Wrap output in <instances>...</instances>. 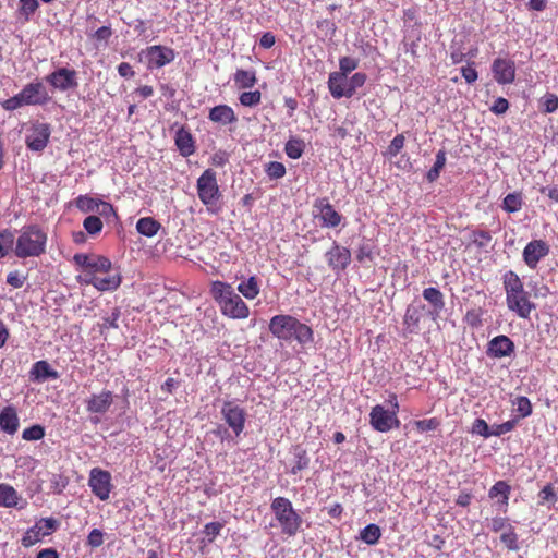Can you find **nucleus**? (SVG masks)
<instances>
[{"label": "nucleus", "instance_id": "nucleus-49", "mask_svg": "<svg viewBox=\"0 0 558 558\" xmlns=\"http://www.w3.org/2000/svg\"><path fill=\"white\" fill-rule=\"evenodd\" d=\"M500 539L509 549L513 550L518 548V536L512 526L502 532Z\"/></svg>", "mask_w": 558, "mask_h": 558}, {"label": "nucleus", "instance_id": "nucleus-33", "mask_svg": "<svg viewBox=\"0 0 558 558\" xmlns=\"http://www.w3.org/2000/svg\"><path fill=\"white\" fill-rule=\"evenodd\" d=\"M234 82L240 88H251L256 83L255 72L238 70L234 74Z\"/></svg>", "mask_w": 558, "mask_h": 558}, {"label": "nucleus", "instance_id": "nucleus-26", "mask_svg": "<svg viewBox=\"0 0 558 558\" xmlns=\"http://www.w3.org/2000/svg\"><path fill=\"white\" fill-rule=\"evenodd\" d=\"M175 145L183 157L194 154L195 145L192 134L185 128H180L175 133Z\"/></svg>", "mask_w": 558, "mask_h": 558}, {"label": "nucleus", "instance_id": "nucleus-6", "mask_svg": "<svg viewBox=\"0 0 558 558\" xmlns=\"http://www.w3.org/2000/svg\"><path fill=\"white\" fill-rule=\"evenodd\" d=\"M50 100V96L41 82H31L15 96L1 102L7 111H13L24 106H43Z\"/></svg>", "mask_w": 558, "mask_h": 558}, {"label": "nucleus", "instance_id": "nucleus-27", "mask_svg": "<svg viewBox=\"0 0 558 558\" xmlns=\"http://www.w3.org/2000/svg\"><path fill=\"white\" fill-rule=\"evenodd\" d=\"M29 374L32 380L35 381H45L47 379H57L59 377V373L52 369L46 361H38L34 363Z\"/></svg>", "mask_w": 558, "mask_h": 558}, {"label": "nucleus", "instance_id": "nucleus-43", "mask_svg": "<svg viewBox=\"0 0 558 558\" xmlns=\"http://www.w3.org/2000/svg\"><path fill=\"white\" fill-rule=\"evenodd\" d=\"M240 104L244 107H255L262 100V94L259 90L244 92L239 97Z\"/></svg>", "mask_w": 558, "mask_h": 558}, {"label": "nucleus", "instance_id": "nucleus-25", "mask_svg": "<svg viewBox=\"0 0 558 558\" xmlns=\"http://www.w3.org/2000/svg\"><path fill=\"white\" fill-rule=\"evenodd\" d=\"M20 421L15 408L12 405L4 407L0 412V428L9 434L13 435L17 432Z\"/></svg>", "mask_w": 558, "mask_h": 558}, {"label": "nucleus", "instance_id": "nucleus-39", "mask_svg": "<svg viewBox=\"0 0 558 558\" xmlns=\"http://www.w3.org/2000/svg\"><path fill=\"white\" fill-rule=\"evenodd\" d=\"M304 150V143L298 138H290L286 143L284 151L288 157L292 159H298L302 156Z\"/></svg>", "mask_w": 558, "mask_h": 558}, {"label": "nucleus", "instance_id": "nucleus-32", "mask_svg": "<svg viewBox=\"0 0 558 558\" xmlns=\"http://www.w3.org/2000/svg\"><path fill=\"white\" fill-rule=\"evenodd\" d=\"M381 536V531L376 524H368L360 532V538L367 545H375Z\"/></svg>", "mask_w": 558, "mask_h": 558}, {"label": "nucleus", "instance_id": "nucleus-56", "mask_svg": "<svg viewBox=\"0 0 558 558\" xmlns=\"http://www.w3.org/2000/svg\"><path fill=\"white\" fill-rule=\"evenodd\" d=\"M509 485L504 481H499L490 488L489 496L492 498L502 496L505 494H509Z\"/></svg>", "mask_w": 558, "mask_h": 558}, {"label": "nucleus", "instance_id": "nucleus-41", "mask_svg": "<svg viewBox=\"0 0 558 558\" xmlns=\"http://www.w3.org/2000/svg\"><path fill=\"white\" fill-rule=\"evenodd\" d=\"M83 227L90 235L98 234L104 227L101 219L96 215H90L83 221Z\"/></svg>", "mask_w": 558, "mask_h": 558}, {"label": "nucleus", "instance_id": "nucleus-52", "mask_svg": "<svg viewBox=\"0 0 558 558\" xmlns=\"http://www.w3.org/2000/svg\"><path fill=\"white\" fill-rule=\"evenodd\" d=\"M25 280L26 277L21 275L17 270L11 271L7 276V283L15 289L22 288Z\"/></svg>", "mask_w": 558, "mask_h": 558}, {"label": "nucleus", "instance_id": "nucleus-20", "mask_svg": "<svg viewBox=\"0 0 558 558\" xmlns=\"http://www.w3.org/2000/svg\"><path fill=\"white\" fill-rule=\"evenodd\" d=\"M326 258L329 267L339 271L348 267L351 262V253L348 248L335 244L327 253Z\"/></svg>", "mask_w": 558, "mask_h": 558}, {"label": "nucleus", "instance_id": "nucleus-9", "mask_svg": "<svg viewBox=\"0 0 558 558\" xmlns=\"http://www.w3.org/2000/svg\"><path fill=\"white\" fill-rule=\"evenodd\" d=\"M221 416L235 437H239L245 427V410L233 401H226L221 407Z\"/></svg>", "mask_w": 558, "mask_h": 558}, {"label": "nucleus", "instance_id": "nucleus-60", "mask_svg": "<svg viewBox=\"0 0 558 558\" xmlns=\"http://www.w3.org/2000/svg\"><path fill=\"white\" fill-rule=\"evenodd\" d=\"M415 425L421 432L434 430L438 426V421L436 418L421 420L415 422Z\"/></svg>", "mask_w": 558, "mask_h": 558}, {"label": "nucleus", "instance_id": "nucleus-15", "mask_svg": "<svg viewBox=\"0 0 558 558\" xmlns=\"http://www.w3.org/2000/svg\"><path fill=\"white\" fill-rule=\"evenodd\" d=\"M549 254V245L543 240H533L526 244L522 256L531 269H535L539 260Z\"/></svg>", "mask_w": 558, "mask_h": 558}, {"label": "nucleus", "instance_id": "nucleus-21", "mask_svg": "<svg viewBox=\"0 0 558 558\" xmlns=\"http://www.w3.org/2000/svg\"><path fill=\"white\" fill-rule=\"evenodd\" d=\"M113 403V396L111 391L102 390L99 393H94L86 401V409L94 414L106 413Z\"/></svg>", "mask_w": 558, "mask_h": 558}, {"label": "nucleus", "instance_id": "nucleus-34", "mask_svg": "<svg viewBox=\"0 0 558 558\" xmlns=\"http://www.w3.org/2000/svg\"><path fill=\"white\" fill-rule=\"evenodd\" d=\"M523 199L520 193L506 195L502 202V209L507 213H517L522 208Z\"/></svg>", "mask_w": 558, "mask_h": 558}, {"label": "nucleus", "instance_id": "nucleus-54", "mask_svg": "<svg viewBox=\"0 0 558 558\" xmlns=\"http://www.w3.org/2000/svg\"><path fill=\"white\" fill-rule=\"evenodd\" d=\"M539 498L542 502H551L553 505L557 501L558 497L551 485H546L539 492Z\"/></svg>", "mask_w": 558, "mask_h": 558}, {"label": "nucleus", "instance_id": "nucleus-24", "mask_svg": "<svg viewBox=\"0 0 558 558\" xmlns=\"http://www.w3.org/2000/svg\"><path fill=\"white\" fill-rule=\"evenodd\" d=\"M121 284V274L118 270L110 269L108 272L97 274L95 288L98 291H113Z\"/></svg>", "mask_w": 558, "mask_h": 558}, {"label": "nucleus", "instance_id": "nucleus-17", "mask_svg": "<svg viewBox=\"0 0 558 558\" xmlns=\"http://www.w3.org/2000/svg\"><path fill=\"white\" fill-rule=\"evenodd\" d=\"M513 341L504 335H499L489 340L487 344V355L494 359L510 356L514 352Z\"/></svg>", "mask_w": 558, "mask_h": 558}, {"label": "nucleus", "instance_id": "nucleus-14", "mask_svg": "<svg viewBox=\"0 0 558 558\" xmlns=\"http://www.w3.org/2000/svg\"><path fill=\"white\" fill-rule=\"evenodd\" d=\"M46 81L59 92L76 88L78 85L76 71L68 68H59L51 72L46 76Z\"/></svg>", "mask_w": 558, "mask_h": 558}, {"label": "nucleus", "instance_id": "nucleus-42", "mask_svg": "<svg viewBox=\"0 0 558 558\" xmlns=\"http://www.w3.org/2000/svg\"><path fill=\"white\" fill-rule=\"evenodd\" d=\"M514 411L519 413V417H526L532 413V404L526 397H517L513 402Z\"/></svg>", "mask_w": 558, "mask_h": 558}, {"label": "nucleus", "instance_id": "nucleus-37", "mask_svg": "<svg viewBox=\"0 0 558 558\" xmlns=\"http://www.w3.org/2000/svg\"><path fill=\"white\" fill-rule=\"evenodd\" d=\"M445 165H446V153H445V150H439L436 154V160H435L433 168L427 172V180L429 182H434L435 180H437L440 174V171L442 170Z\"/></svg>", "mask_w": 558, "mask_h": 558}, {"label": "nucleus", "instance_id": "nucleus-12", "mask_svg": "<svg viewBox=\"0 0 558 558\" xmlns=\"http://www.w3.org/2000/svg\"><path fill=\"white\" fill-rule=\"evenodd\" d=\"M88 486L93 494L100 500L105 501L109 499L112 489L111 474L108 471L98 468L92 469L88 478Z\"/></svg>", "mask_w": 558, "mask_h": 558}, {"label": "nucleus", "instance_id": "nucleus-28", "mask_svg": "<svg viewBox=\"0 0 558 558\" xmlns=\"http://www.w3.org/2000/svg\"><path fill=\"white\" fill-rule=\"evenodd\" d=\"M236 290L245 299L254 300L260 292L259 280L255 276L243 278L238 284Z\"/></svg>", "mask_w": 558, "mask_h": 558}, {"label": "nucleus", "instance_id": "nucleus-48", "mask_svg": "<svg viewBox=\"0 0 558 558\" xmlns=\"http://www.w3.org/2000/svg\"><path fill=\"white\" fill-rule=\"evenodd\" d=\"M405 138L402 134L393 137L390 145L387 148L386 155L389 157H396L404 146Z\"/></svg>", "mask_w": 558, "mask_h": 558}, {"label": "nucleus", "instance_id": "nucleus-31", "mask_svg": "<svg viewBox=\"0 0 558 558\" xmlns=\"http://www.w3.org/2000/svg\"><path fill=\"white\" fill-rule=\"evenodd\" d=\"M160 223L151 217H144L136 222V230L140 234L151 238L157 234Z\"/></svg>", "mask_w": 558, "mask_h": 558}, {"label": "nucleus", "instance_id": "nucleus-62", "mask_svg": "<svg viewBox=\"0 0 558 558\" xmlns=\"http://www.w3.org/2000/svg\"><path fill=\"white\" fill-rule=\"evenodd\" d=\"M490 527L494 532H499L508 530V527H511V524L505 518H494Z\"/></svg>", "mask_w": 558, "mask_h": 558}, {"label": "nucleus", "instance_id": "nucleus-61", "mask_svg": "<svg viewBox=\"0 0 558 558\" xmlns=\"http://www.w3.org/2000/svg\"><path fill=\"white\" fill-rule=\"evenodd\" d=\"M558 109V97L554 94H549L544 100V110L548 113L554 112Z\"/></svg>", "mask_w": 558, "mask_h": 558}, {"label": "nucleus", "instance_id": "nucleus-22", "mask_svg": "<svg viewBox=\"0 0 558 558\" xmlns=\"http://www.w3.org/2000/svg\"><path fill=\"white\" fill-rule=\"evenodd\" d=\"M26 500L9 484H0V507L23 509Z\"/></svg>", "mask_w": 558, "mask_h": 558}, {"label": "nucleus", "instance_id": "nucleus-64", "mask_svg": "<svg viewBox=\"0 0 558 558\" xmlns=\"http://www.w3.org/2000/svg\"><path fill=\"white\" fill-rule=\"evenodd\" d=\"M52 489L60 494L68 485V481L60 475H54L52 481Z\"/></svg>", "mask_w": 558, "mask_h": 558}, {"label": "nucleus", "instance_id": "nucleus-3", "mask_svg": "<svg viewBox=\"0 0 558 558\" xmlns=\"http://www.w3.org/2000/svg\"><path fill=\"white\" fill-rule=\"evenodd\" d=\"M269 331L279 340H295L302 345L314 341L312 328L291 315L274 316L269 322Z\"/></svg>", "mask_w": 558, "mask_h": 558}, {"label": "nucleus", "instance_id": "nucleus-18", "mask_svg": "<svg viewBox=\"0 0 558 558\" xmlns=\"http://www.w3.org/2000/svg\"><path fill=\"white\" fill-rule=\"evenodd\" d=\"M494 78L498 84H510L515 77V68L513 61L509 59L497 58L492 65Z\"/></svg>", "mask_w": 558, "mask_h": 558}, {"label": "nucleus", "instance_id": "nucleus-51", "mask_svg": "<svg viewBox=\"0 0 558 558\" xmlns=\"http://www.w3.org/2000/svg\"><path fill=\"white\" fill-rule=\"evenodd\" d=\"M517 425V420H510L498 425H494L492 428V436H500L511 432Z\"/></svg>", "mask_w": 558, "mask_h": 558}, {"label": "nucleus", "instance_id": "nucleus-53", "mask_svg": "<svg viewBox=\"0 0 558 558\" xmlns=\"http://www.w3.org/2000/svg\"><path fill=\"white\" fill-rule=\"evenodd\" d=\"M104 543V533L98 529H93L87 536V544L90 547H99Z\"/></svg>", "mask_w": 558, "mask_h": 558}, {"label": "nucleus", "instance_id": "nucleus-8", "mask_svg": "<svg viewBox=\"0 0 558 558\" xmlns=\"http://www.w3.org/2000/svg\"><path fill=\"white\" fill-rule=\"evenodd\" d=\"M59 526V522L53 518H43L34 526L29 527L23 535L21 543L28 548L37 544L43 537L52 534Z\"/></svg>", "mask_w": 558, "mask_h": 558}, {"label": "nucleus", "instance_id": "nucleus-55", "mask_svg": "<svg viewBox=\"0 0 558 558\" xmlns=\"http://www.w3.org/2000/svg\"><path fill=\"white\" fill-rule=\"evenodd\" d=\"M296 463L292 468L291 472L293 474H296L299 471L307 468L308 465V458L306 457V452L304 450L299 451L296 454Z\"/></svg>", "mask_w": 558, "mask_h": 558}, {"label": "nucleus", "instance_id": "nucleus-19", "mask_svg": "<svg viewBox=\"0 0 558 558\" xmlns=\"http://www.w3.org/2000/svg\"><path fill=\"white\" fill-rule=\"evenodd\" d=\"M314 207L318 210L317 217L322 221L323 227L335 228L340 225L342 220L341 215L325 198L317 199Z\"/></svg>", "mask_w": 558, "mask_h": 558}, {"label": "nucleus", "instance_id": "nucleus-58", "mask_svg": "<svg viewBox=\"0 0 558 558\" xmlns=\"http://www.w3.org/2000/svg\"><path fill=\"white\" fill-rule=\"evenodd\" d=\"M492 241V235L487 231H476L474 232V243L480 247H485Z\"/></svg>", "mask_w": 558, "mask_h": 558}, {"label": "nucleus", "instance_id": "nucleus-13", "mask_svg": "<svg viewBox=\"0 0 558 558\" xmlns=\"http://www.w3.org/2000/svg\"><path fill=\"white\" fill-rule=\"evenodd\" d=\"M369 423L373 428L380 433H387L397 428L400 424L396 413L389 412L381 405H375L369 413Z\"/></svg>", "mask_w": 558, "mask_h": 558}, {"label": "nucleus", "instance_id": "nucleus-5", "mask_svg": "<svg viewBox=\"0 0 558 558\" xmlns=\"http://www.w3.org/2000/svg\"><path fill=\"white\" fill-rule=\"evenodd\" d=\"M270 510L274 514V521L270 523L272 527H278L281 534L288 537L298 534L303 520L288 498H275L271 501Z\"/></svg>", "mask_w": 558, "mask_h": 558}, {"label": "nucleus", "instance_id": "nucleus-16", "mask_svg": "<svg viewBox=\"0 0 558 558\" xmlns=\"http://www.w3.org/2000/svg\"><path fill=\"white\" fill-rule=\"evenodd\" d=\"M509 311L514 312L521 318H529L535 304L530 301L526 291L506 298Z\"/></svg>", "mask_w": 558, "mask_h": 558}, {"label": "nucleus", "instance_id": "nucleus-30", "mask_svg": "<svg viewBox=\"0 0 558 558\" xmlns=\"http://www.w3.org/2000/svg\"><path fill=\"white\" fill-rule=\"evenodd\" d=\"M504 284H505L506 298L525 291L520 277L513 271H508L505 275Z\"/></svg>", "mask_w": 558, "mask_h": 558}, {"label": "nucleus", "instance_id": "nucleus-2", "mask_svg": "<svg viewBox=\"0 0 558 558\" xmlns=\"http://www.w3.org/2000/svg\"><path fill=\"white\" fill-rule=\"evenodd\" d=\"M210 293L222 315L232 319H245L250 316L248 306L230 283L216 280L211 282Z\"/></svg>", "mask_w": 558, "mask_h": 558}, {"label": "nucleus", "instance_id": "nucleus-23", "mask_svg": "<svg viewBox=\"0 0 558 558\" xmlns=\"http://www.w3.org/2000/svg\"><path fill=\"white\" fill-rule=\"evenodd\" d=\"M208 119L219 125L235 123L238 118L233 109L228 105H218L209 110Z\"/></svg>", "mask_w": 558, "mask_h": 558}, {"label": "nucleus", "instance_id": "nucleus-11", "mask_svg": "<svg viewBox=\"0 0 558 558\" xmlns=\"http://www.w3.org/2000/svg\"><path fill=\"white\" fill-rule=\"evenodd\" d=\"M141 56L145 58L148 69H160L174 60L175 52L172 48L154 45L143 50Z\"/></svg>", "mask_w": 558, "mask_h": 558}, {"label": "nucleus", "instance_id": "nucleus-44", "mask_svg": "<svg viewBox=\"0 0 558 558\" xmlns=\"http://www.w3.org/2000/svg\"><path fill=\"white\" fill-rule=\"evenodd\" d=\"M265 172L270 179H281L286 174V167L281 162L271 161L266 165Z\"/></svg>", "mask_w": 558, "mask_h": 558}, {"label": "nucleus", "instance_id": "nucleus-47", "mask_svg": "<svg viewBox=\"0 0 558 558\" xmlns=\"http://www.w3.org/2000/svg\"><path fill=\"white\" fill-rule=\"evenodd\" d=\"M45 436V430L40 425H33L25 428L22 433L24 440H39Z\"/></svg>", "mask_w": 558, "mask_h": 558}, {"label": "nucleus", "instance_id": "nucleus-63", "mask_svg": "<svg viewBox=\"0 0 558 558\" xmlns=\"http://www.w3.org/2000/svg\"><path fill=\"white\" fill-rule=\"evenodd\" d=\"M461 74H462L463 78L466 81V83H469V84L474 83L478 77L477 71L473 66H470V65L463 66L461 69Z\"/></svg>", "mask_w": 558, "mask_h": 558}, {"label": "nucleus", "instance_id": "nucleus-40", "mask_svg": "<svg viewBox=\"0 0 558 558\" xmlns=\"http://www.w3.org/2000/svg\"><path fill=\"white\" fill-rule=\"evenodd\" d=\"M223 524L221 522H210L204 526L203 534L204 538L203 543H213L214 539L220 534Z\"/></svg>", "mask_w": 558, "mask_h": 558}, {"label": "nucleus", "instance_id": "nucleus-35", "mask_svg": "<svg viewBox=\"0 0 558 558\" xmlns=\"http://www.w3.org/2000/svg\"><path fill=\"white\" fill-rule=\"evenodd\" d=\"M14 246L13 233L9 230L0 232V258L5 257L10 251H13Z\"/></svg>", "mask_w": 558, "mask_h": 558}, {"label": "nucleus", "instance_id": "nucleus-10", "mask_svg": "<svg viewBox=\"0 0 558 558\" xmlns=\"http://www.w3.org/2000/svg\"><path fill=\"white\" fill-rule=\"evenodd\" d=\"M51 128L48 123L35 122L26 131L25 144L32 151H43L50 138Z\"/></svg>", "mask_w": 558, "mask_h": 558}, {"label": "nucleus", "instance_id": "nucleus-38", "mask_svg": "<svg viewBox=\"0 0 558 558\" xmlns=\"http://www.w3.org/2000/svg\"><path fill=\"white\" fill-rule=\"evenodd\" d=\"M98 199H95L88 195H81L75 199V206L82 211V213H95L96 209H98Z\"/></svg>", "mask_w": 558, "mask_h": 558}, {"label": "nucleus", "instance_id": "nucleus-46", "mask_svg": "<svg viewBox=\"0 0 558 558\" xmlns=\"http://www.w3.org/2000/svg\"><path fill=\"white\" fill-rule=\"evenodd\" d=\"M38 5V0H20V14H22L25 20H28L29 16L36 12Z\"/></svg>", "mask_w": 558, "mask_h": 558}, {"label": "nucleus", "instance_id": "nucleus-36", "mask_svg": "<svg viewBox=\"0 0 558 558\" xmlns=\"http://www.w3.org/2000/svg\"><path fill=\"white\" fill-rule=\"evenodd\" d=\"M111 262L104 256H92L88 270L95 274L108 272L111 269Z\"/></svg>", "mask_w": 558, "mask_h": 558}, {"label": "nucleus", "instance_id": "nucleus-29", "mask_svg": "<svg viewBox=\"0 0 558 558\" xmlns=\"http://www.w3.org/2000/svg\"><path fill=\"white\" fill-rule=\"evenodd\" d=\"M423 298L433 305V315H439L445 307V301L442 293L436 288H426L423 291Z\"/></svg>", "mask_w": 558, "mask_h": 558}, {"label": "nucleus", "instance_id": "nucleus-50", "mask_svg": "<svg viewBox=\"0 0 558 558\" xmlns=\"http://www.w3.org/2000/svg\"><path fill=\"white\" fill-rule=\"evenodd\" d=\"M472 433L483 436L484 438H488L492 436V429L488 424L483 418H476L472 426Z\"/></svg>", "mask_w": 558, "mask_h": 558}, {"label": "nucleus", "instance_id": "nucleus-4", "mask_svg": "<svg viewBox=\"0 0 558 558\" xmlns=\"http://www.w3.org/2000/svg\"><path fill=\"white\" fill-rule=\"evenodd\" d=\"M48 235L38 225L23 227L14 236V255L19 258L38 257L46 252Z\"/></svg>", "mask_w": 558, "mask_h": 558}, {"label": "nucleus", "instance_id": "nucleus-45", "mask_svg": "<svg viewBox=\"0 0 558 558\" xmlns=\"http://www.w3.org/2000/svg\"><path fill=\"white\" fill-rule=\"evenodd\" d=\"M404 323L411 331L417 328L420 323V312L416 307L409 306L407 308Z\"/></svg>", "mask_w": 558, "mask_h": 558}, {"label": "nucleus", "instance_id": "nucleus-57", "mask_svg": "<svg viewBox=\"0 0 558 558\" xmlns=\"http://www.w3.org/2000/svg\"><path fill=\"white\" fill-rule=\"evenodd\" d=\"M229 161V154L218 150L210 157V163L215 167H223Z\"/></svg>", "mask_w": 558, "mask_h": 558}, {"label": "nucleus", "instance_id": "nucleus-1", "mask_svg": "<svg viewBox=\"0 0 558 558\" xmlns=\"http://www.w3.org/2000/svg\"><path fill=\"white\" fill-rule=\"evenodd\" d=\"M357 66L359 61L356 59L348 56L340 58L339 71L330 73L328 77V88L333 98H350L355 94L357 88L365 84L366 75L364 73L357 72L350 77L349 87H342V83L345 81V76H348Z\"/></svg>", "mask_w": 558, "mask_h": 558}, {"label": "nucleus", "instance_id": "nucleus-59", "mask_svg": "<svg viewBox=\"0 0 558 558\" xmlns=\"http://www.w3.org/2000/svg\"><path fill=\"white\" fill-rule=\"evenodd\" d=\"M97 205H98V207H97L98 209H96L95 213L98 214L99 216L110 217V216L116 215L114 209L111 204H109L107 202L98 201Z\"/></svg>", "mask_w": 558, "mask_h": 558}, {"label": "nucleus", "instance_id": "nucleus-7", "mask_svg": "<svg viewBox=\"0 0 558 558\" xmlns=\"http://www.w3.org/2000/svg\"><path fill=\"white\" fill-rule=\"evenodd\" d=\"M197 196L199 201L214 211L221 197V192L217 182V174L213 169H206L196 182Z\"/></svg>", "mask_w": 558, "mask_h": 558}]
</instances>
